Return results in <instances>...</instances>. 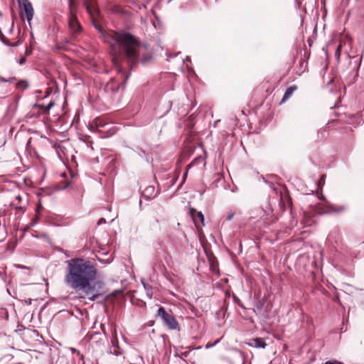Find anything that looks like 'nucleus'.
I'll list each match as a JSON object with an SVG mask.
<instances>
[{"mask_svg":"<svg viewBox=\"0 0 364 364\" xmlns=\"http://www.w3.org/2000/svg\"><path fill=\"white\" fill-rule=\"evenodd\" d=\"M65 284L75 291H82L90 301H95L101 294L103 282L96 281L98 271L95 264L89 259L73 258L67 261Z\"/></svg>","mask_w":364,"mask_h":364,"instance_id":"obj_1","label":"nucleus"},{"mask_svg":"<svg viewBox=\"0 0 364 364\" xmlns=\"http://www.w3.org/2000/svg\"><path fill=\"white\" fill-rule=\"evenodd\" d=\"M108 41L112 48V61L118 73H122L121 58H126L132 64L138 60L139 44L129 33L113 32L109 34Z\"/></svg>","mask_w":364,"mask_h":364,"instance_id":"obj_2","label":"nucleus"},{"mask_svg":"<svg viewBox=\"0 0 364 364\" xmlns=\"http://www.w3.org/2000/svg\"><path fill=\"white\" fill-rule=\"evenodd\" d=\"M156 316L159 317L164 325L167 326V328L170 330H176L178 328V323L175 318V317L168 314L164 307H160L158 309Z\"/></svg>","mask_w":364,"mask_h":364,"instance_id":"obj_3","label":"nucleus"},{"mask_svg":"<svg viewBox=\"0 0 364 364\" xmlns=\"http://www.w3.org/2000/svg\"><path fill=\"white\" fill-rule=\"evenodd\" d=\"M20 7L21 9V17L23 18L24 15L29 24L33 17V9L31 3L28 0H18Z\"/></svg>","mask_w":364,"mask_h":364,"instance_id":"obj_4","label":"nucleus"},{"mask_svg":"<svg viewBox=\"0 0 364 364\" xmlns=\"http://www.w3.org/2000/svg\"><path fill=\"white\" fill-rule=\"evenodd\" d=\"M68 26L71 36L73 38H76L81 33L82 28L77 19V17L73 14H71L68 18Z\"/></svg>","mask_w":364,"mask_h":364,"instance_id":"obj_5","label":"nucleus"},{"mask_svg":"<svg viewBox=\"0 0 364 364\" xmlns=\"http://www.w3.org/2000/svg\"><path fill=\"white\" fill-rule=\"evenodd\" d=\"M109 123H106L101 118H96L92 123L90 124L92 129H95L99 132L107 133L108 134H112V132L109 127H110Z\"/></svg>","mask_w":364,"mask_h":364,"instance_id":"obj_6","label":"nucleus"},{"mask_svg":"<svg viewBox=\"0 0 364 364\" xmlns=\"http://www.w3.org/2000/svg\"><path fill=\"white\" fill-rule=\"evenodd\" d=\"M158 193L155 191L154 186H147L142 191L141 195L146 200H150L154 198L157 196Z\"/></svg>","mask_w":364,"mask_h":364,"instance_id":"obj_7","label":"nucleus"},{"mask_svg":"<svg viewBox=\"0 0 364 364\" xmlns=\"http://www.w3.org/2000/svg\"><path fill=\"white\" fill-rule=\"evenodd\" d=\"M191 213L195 223H196L198 220H200L201 223L204 225V215L202 212H198L194 209H191Z\"/></svg>","mask_w":364,"mask_h":364,"instance_id":"obj_8","label":"nucleus"},{"mask_svg":"<svg viewBox=\"0 0 364 364\" xmlns=\"http://www.w3.org/2000/svg\"><path fill=\"white\" fill-rule=\"evenodd\" d=\"M250 345L256 348H264L267 346V343L262 338H257L252 341V343H250Z\"/></svg>","mask_w":364,"mask_h":364,"instance_id":"obj_9","label":"nucleus"},{"mask_svg":"<svg viewBox=\"0 0 364 364\" xmlns=\"http://www.w3.org/2000/svg\"><path fill=\"white\" fill-rule=\"evenodd\" d=\"M296 90V86H291L288 87L283 96L282 100V102H284L287 100H288L293 94V92Z\"/></svg>","mask_w":364,"mask_h":364,"instance_id":"obj_10","label":"nucleus"},{"mask_svg":"<svg viewBox=\"0 0 364 364\" xmlns=\"http://www.w3.org/2000/svg\"><path fill=\"white\" fill-rule=\"evenodd\" d=\"M142 284H143L144 288L146 291V294L147 296L149 299L152 298V296H153L152 287L151 285L145 284L144 282H142Z\"/></svg>","mask_w":364,"mask_h":364,"instance_id":"obj_11","label":"nucleus"},{"mask_svg":"<svg viewBox=\"0 0 364 364\" xmlns=\"http://www.w3.org/2000/svg\"><path fill=\"white\" fill-rule=\"evenodd\" d=\"M16 87L20 90H25L28 87V82L26 80L19 81L16 84Z\"/></svg>","mask_w":364,"mask_h":364,"instance_id":"obj_12","label":"nucleus"},{"mask_svg":"<svg viewBox=\"0 0 364 364\" xmlns=\"http://www.w3.org/2000/svg\"><path fill=\"white\" fill-rule=\"evenodd\" d=\"M97 260L102 264H107L113 261V257L112 255H109L105 259L97 257Z\"/></svg>","mask_w":364,"mask_h":364,"instance_id":"obj_13","label":"nucleus"},{"mask_svg":"<svg viewBox=\"0 0 364 364\" xmlns=\"http://www.w3.org/2000/svg\"><path fill=\"white\" fill-rule=\"evenodd\" d=\"M328 210H323L322 213H331V212H341V211H343L345 210V208L344 207H341L338 210H336L334 209L332 206H328Z\"/></svg>","mask_w":364,"mask_h":364,"instance_id":"obj_14","label":"nucleus"},{"mask_svg":"<svg viewBox=\"0 0 364 364\" xmlns=\"http://www.w3.org/2000/svg\"><path fill=\"white\" fill-rule=\"evenodd\" d=\"M341 48H342V44L341 43L338 46L336 52H335V56L337 58V60H340L341 57Z\"/></svg>","mask_w":364,"mask_h":364,"instance_id":"obj_15","label":"nucleus"},{"mask_svg":"<svg viewBox=\"0 0 364 364\" xmlns=\"http://www.w3.org/2000/svg\"><path fill=\"white\" fill-rule=\"evenodd\" d=\"M53 105H54V102H50L47 105H41L40 107H41V108L43 109L46 112H49V110L53 107Z\"/></svg>","mask_w":364,"mask_h":364,"instance_id":"obj_16","label":"nucleus"},{"mask_svg":"<svg viewBox=\"0 0 364 364\" xmlns=\"http://www.w3.org/2000/svg\"><path fill=\"white\" fill-rule=\"evenodd\" d=\"M112 343H113V348L111 349V353L116 355L121 354L119 347L117 346L114 345V341H112Z\"/></svg>","mask_w":364,"mask_h":364,"instance_id":"obj_17","label":"nucleus"},{"mask_svg":"<svg viewBox=\"0 0 364 364\" xmlns=\"http://www.w3.org/2000/svg\"><path fill=\"white\" fill-rule=\"evenodd\" d=\"M234 215H235V213L232 211H230L226 216V220H231L233 218Z\"/></svg>","mask_w":364,"mask_h":364,"instance_id":"obj_18","label":"nucleus"},{"mask_svg":"<svg viewBox=\"0 0 364 364\" xmlns=\"http://www.w3.org/2000/svg\"><path fill=\"white\" fill-rule=\"evenodd\" d=\"M192 164H189V165H188V168H187L186 171V172H185V173L183 174V182H184V181H185V180H186V177H187V175H188V169L192 166Z\"/></svg>","mask_w":364,"mask_h":364,"instance_id":"obj_19","label":"nucleus"},{"mask_svg":"<svg viewBox=\"0 0 364 364\" xmlns=\"http://www.w3.org/2000/svg\"><path fill=\"white\" fill-rule=\"evenodd\" d=\"M218 342H219V340L216 341L214 343H207L206 346H205V348H212L213 346H214Z\"/></svg>","mask_w":364,"mask_h":364,"instance_id":"obj_20","label":"nucleus"},{"mask_svg":"<svg viewBox=\"0 0 364 364\" xmlns=\"http://www.w3.org/2000/svg\"><path fill=\"white\" fill-rule=\"evenodd\" d=\"M324 364H343V363L341 362L337 361V360H334V361H327Z\"/></svg>","mask_w":364,"mask_h":364,"instance_id":"obj_21","label":"nucleus"},{"mask_svg":"<svg viewBox=\"0 0 364 364\" xmlns=\"http://www.w3.org/2000/svg\"><path fill=\"white\" fill-rule=\"evenodd\" d=\"M11 205L15 206L16 208H19V209H22L23 208V207L21 205H18V203H16L15 200L12 201Z\"/></svg>","mask_w":364,"mask_h":364,"instance_id":"obj_22","label":"nucleus"},{"mask_svg":"<svg viewBox=\"0 0 364 364\" xmlns=\"http://www.w3.org/2000/svg\"><path fill=\"white\" fill-rule=\"evenodd\" d=\"M15 200H17L18 203H20L22 200V197L20 195H17L15 196Z\"/></svg>","mask_w":364,"mask_h":364,"instance_id":"obj_23","label":"nucleus"},{"mask_svg":"<svg viewBox=\"0 0 364 364\" xmlns=\"http://www.w3.org/2000/svg\"><path fill=\"white\" fill-rule=\"evenodd\" d=\"M106 223V221H105V220L104 218H100L98 220L97 224H98V225H102L103 223Z\"/></svg>","mask_w":364,"mask_h":364,"instance_id":"obj_24","label":"nucleus"},{"mask_svg":"<svg viewBox=\"0 0 364 364\" xmlns=\"http://www.w3.org/2000/svg\"><path fill=\"white\" fill-rule=\"evenodd\" d=\"M26 63V58H21L19 61H18V63L20 65H23L24 63Z\"/></svg>","mask_w":364,"mask_h":364,"instance_id":"obj_25","label":"nucleus"},{"mask_svg":"<svg viewBox=\"0 0 364 364\" xmlns=\"http://www.w3.org/2000/svg\"><path fill=\"white\" fill-rule=\"evenodd\" d=\"M85 4H86V6H87V11L88 12H91V10H90V8L89 7V6L87 4V3Z\"/></svg>","mask_w":364,"mask_h":364,"instance_id":"obj_26","label":"nucleus"},{"mask_svg":"<svg viewBox=\"0 0 364 364\" xmlns=\"http://www.w3.org/2000/svg\"><path fill=\"white\" fill-rule=\"evenodd\" d=\"M31 301H32V300L30 299L28 301H26V303L27 304H31Z\"/></svg>","mask_w":364,"mask_h":364,"instance_id":"obj_27","label":"nucleus"},{"mask_svg":"<svg viewBox=\"0 0 364 364\" xmlns=\"http://www.w3.org/2000/svg\"><path fill=\"white\" fill-rule=\"evenodd\" d=\"M18 267H19V268H21V269H24V268H26V267H24V266H23V265H21V264L18 265Z\"/></svg>","mask_w":364,"mask_h":364,"instance_id":"obj_28","label":"nucleus"},{"mask_svg":"<svg viewBox=\"0 0 364 364\" xmlns=\"http://www.w3.org/2000/svg\"><path fill=\"white\" fill-rule=\"evenodd\" d=\"M36 223V221H33L31 223V226H33Z\"/></svg>","mask_w":364,"mask_h":364,"instance_id":"obj_29","label":"nucleus"},{"mask_svg":"<svg viewBox=\"0 0 364 364\" xmlns=\"http://www.w3.org/2000/svg\"><path fill=\"white\" fill-rule=\"evenodd\" d=\"M190 60V57L187 56L186 57V60Z\"/></svg>","mask_w":364,"mask_h":364,"instance_id":"obj_30","label":"nucleus"}]
</instances>
